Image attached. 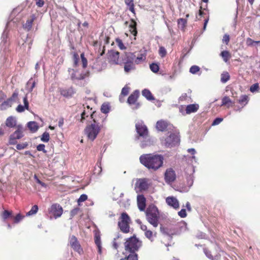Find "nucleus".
Returning a JSON list of instances; mask_svg holds the SVG:
<instances>
[{"label":"nucleus","instance_id":"1","mask_svg":"<svg viewBox=\"0 0 260 260\" xmlns=\"http://www.w3.org/2000/svg\"><path fill=\"white\" fill-rule=\"evenodd\" d=\"M139 159L148 170L156 171L162 167L164 157L161 154L148 153L141 155Z\"/></svg>","mask_w":260,"mask_h":260},{"label":"nucleus","instance_id":"2","mask_svg":"<svg viewBox=\"0 0 260 260\" xmlns=\"http://www.w3.org/2000/svg\"><path fill=\"white\" fill-rule=\"evenodd\" d=\"M180 141L179 133L174 129V127L160 138L161 144L167 148L177 146L179 145Z\"/></svg>","mask_w":260,"mask_h":260},{"label":"nucleus","instance_id":"3","mask_svg":"<svg viewBox=\"0 0 260 260\" xmlns=\"http://www.w3.org/2000/svg\"><path fill=\"white\" fill-rule=\"evenodd\" d=\"M74 60V69H69L68 72L70 75L71 79L74 82H77L79 80H83L85 78L86 74L80 72L76 69L80 62L79 55L74 54L73 55Z\"/></svg>","mask_w":260,"mask_h":260},{"label":"nucleus","instance_id":"4","mask_svg":"<svg viewBox=\"0 0 260 260\" xmlns=\"http://www.w3.org/2000/svg\"><path fill=\"white\" fill-rule=\"evenodd\" d=\"M146 219L149 223L156 228L158 225L159 214L157 208L154 205L149 206L145 212Z\"/></svg>","mask_w":260,"mask_h":260},{"label":"nucleus","instance_id":"5","mask_svg":"<svg viewBox=\"0 0 260 260\" xmlns=\"http://www.w3.org/2000/svg\"><path fill=\"white\" fill-rule=\"evenodd\" d=\"M142 246V242L135 236H132L126 239L124 243V249L126 252L136 253Z\"/></svg>","mask_w":260,"mask_h":260},{"label":"nucleus","instance_id":"6","mask_svg":"<svg viewBox=\"0 0 260 260\" xmlns=\"http://www.w3.org/2000/svg\"><path fill=\"white\" fill-rule=\"evenodd\" d=\"M94 123L86 126L84 129L85 134L87 136L88 139L93 141L97 137L101 130V127L99 124H96V122L93 120Z\"/></svg>","mask_w":260,"mask_h":260},{"label":"nucleus","instance_id":"7","mask_svg":"<svg viewBox=\"0 0 260 260\" xmlns=\"http://www.w3.org/2000/svg\"><path fill=\"white\" fill-rule=\"evenodd\" d=\"M131 219L128 214L125 212L121 214L120 220L118 222V225L120 230L124 233H128L129 232V224Z\"/></svg>","mask_w":260,"mask_h":260},{"label":"nucleus","instance_id":"8","mask_svg":"<svg viewBox=\"0 0 260 260\" xmlns=\"http://www.w3.org/2000/svg\"><path fill=\"white\" fill-rule=\"evenodd\" d=\"M17 130L15 131L9 137V143L11 145L15 144L17 143V140L20 139L24 136V128L21 125L17 126Z\"/></svg>","mask_w":260,"mask_h":260},{"label":"nucleus","instance_id":"9","mask_svg":"<svg viewBox=\"0 0 260 260\" xmlns=\"http://www.w3.org/2000/svg\"><path fill=\"white\" fill-rule=\"evenodd\" d=\"M150 180L147 178H140L137 180L135 188L137 189V192L145 191L148 189L150 186Z\"/></svg>","mask_w":260,"mask_h":260},{"label":"nucleus","instance_id":"10","mask_svg":"<svg viewBox=\"0 0 260 260\" xmlns=\"http://www.w3.org/2000/svg\"><path fill=\"white\" fill-rule=\"evenodd\" d=\"M69 242L71 247L73 250L79 254H81L83 253V249L81 248L80 243L77 238L74 235L69 237Z\"/></svg>","mask_w":260,"mask_h":260},{"label":"nucleus","instance_id":"11","mask_svg":"<svg viewBox=\"0 0 260 260\" xmlns=\"http://www.w3.org/2000/svg\"><path fill=\"white\" fill-rule=\"evenodd\" d=\"M136 128L139 135L138 138L144 137L148 134L147 127L142 121L138 122L136 124Z\"/></svg>","mask_w":260,"mask_h":260},{"label":"nucleus","instance_id":"12","mask_svg":"<svg viewBox=\"0 0 260 260\" xmlns=\"http://www.w3.org/2000/svg\"><path fill=\"white\" fill-rule=\"evenodd\" d=\"M49 211L50 213L53 215L55 218L60 217L63 212L62 207L57 204H53Z\"/></svg>","mask_w":260,"mask_h":260},{"label":"nucleus","instance_id":"13","mask_svg":"<svg viewBox=\"0 0 260 260\" xmlns=\"http://www.w3.org/2000/svg\"><path fill=\"white\" fill-rule=\"evenodd\" d=\"M176 179V174L175 171L171 168L166 170L165 173V180L166 182L170 184Z\"/></svg>","mask_w":260,"mask_h":260},{"label":"nucleus","instance_id":"14","mask_svg":"<svg viewBox=\"0 0 260 260\" xmlns=\"http://www.w3.org/2000/svg\"><path fill=\"white\" fill-rule=\"evenodd\" d=\"M156 128L158 131L162 132L166 129H167L168 131H169L173 128L174 127L170 124H168L166 121L161 120L156 122Z\"/></svg>","mask_w":260,"mask_h":260},{"label":"nucleus","instance_id":"15","mask_svg":"<svg viewBox=\"0 0 260 260\" xmlns=\"http://www.w3.org/2000/svg\"><path fill=\"white\" fill-rule=\"evenodd\" d=\"M109 61L114 64H117L118 62L119 53L114 50H110L108 53Z\"/></svg>","mask_w":260,"mask_h":260},{"label":"nucleus","instance_id":"16","mask_svg":"<svg viewBox=\"0 0 260 260\" xmlns=\"http://www.w3.org/2000/svg\"><path fill=\"white\" fill-rule=\"evenodd\" d=\"M166 203L167 204L173 207V208L177 209L179 207V203L178 200L174 197H168L166 199Z\"/></svg>","mask_w":260,"mask_h":260},{"label":"nucleus","instance_id":"17","mask_svg":"<svg viewBox=\"0 0 260 260\" xmlns=\"http://www.w3.org/2000/svg\"><path fill=\"white\" fill-rule=\"evenodd\" d=\"M141 141L140 146L144 148L150 146L153 144V142L151 140L148 134L144 137L138 138Z\"/></svg>","mask_w":260,"mask_h":260},{"label":"nucleus","instance_id":"18","mask_svg":"<svg viewBox=\"0 0 260 260\" xmlns=\"http://www.w3.org/2000/svg\"><path fill=\"white\" fill-rule=\"evenodd\" d=\"M137 205L141 211L145 210L146 208V199L143 195H138L137 198Z\"/></svg>","mask_w":260,"mask_h":260},{"label":"nucleus","instance_id":"19","mask_svg":"<svg viewBox=\"0 0 260 260\" xmlns=\"http://www.w3.org/2000/svg\"><path fill=\"white\" fill-rule=\"evenodd\" d=\"M187 186H182L179 188V191L181 192H187L190 189L191 186L193 183V178L192 176H189L187 178Z\"/></svg>","mask_w":260,"mask_h":260},{"label":"nucleus","instance_id":"20","mask_svg":"<svg viewBox=\"0 0 260 260\" xmlns=\"http://www.w3.org/2000/svg\"><path fill=\"white\" fill-rule=\"evenodd\" d=\"M23 101L24 106H23L20 104L16 108V110L19 113L23 112L25 109L28 110L29 109V103L27 101V94L23 98Z\"/></svg>","mask_w":260,"mask_h":260},{"label":"nucleus","instance_id":"21","mask_svg":"<svg viewBox=\"0 0 260 260\" xmlns=\"http://www.w3.org/2000/svg\"><path fill=\"white\" fill-rule=\"evenodd\" d=\"M36 19V15L35 14H32L30 18L27 20L26 23L23 24V28L27 31L30 30L32 27V23Z\"/></svg>","mask_w":260,"mask_h":260},{"label":"nucleus","instance_id":"22","mask_svg":"<svg viewBox=\"0 0 260 260\" xmlns=\"http://www.w3.org/2000/svg\"><path fill=\"white\" fill-rule=\"evenodd\" d=\"M136 55L135 53L131 52H126L125 53L124 56L123 58L124 63H134Z\"/></svg>","mask_w":260,"mask_h":260},{"label":"nucleus","instance_id":"23","mask_svg":"<svg viewBox=\"0 0 260 260\" xmlns=\"http://www.w3.org/2000/svg\"><path fill=\"white\" fill-rule=\"evenodd\" d=\"M139 95V91L138 90H135L128 97L127 99V103L129 105L134 104Z\"/></svg>","mask_w":260,"mask_h":260},{"label":"nucleus","instance_id":"24","mask_svg":"<svg viewBox=\"0 0 260 260\" xmlns=\"http://www.w3.org/2000/svg\"><path fill=\"white\" fill-rule=\"evenodd\" d=\"M199 106L198 104H190L186 107V114H189L191 113H194L199 109Z\"/></svg>","mask_w":260,"mask_h":260},{"label":"nucleus","instance_id":"25","mask_svg":"<svg viewBox=\"0 0 260 260\" xmlns=\"http://www.w3.org/2000/svg\"><path fill=\"white\" fill-rule=\"evenodd\" d=\"M16 119L13 116L8 117L6 121V125L9 127H14L16 125Z\"/></svg>","mask_w":260,"mask_h":260},{"label":"nucleus","instance_id":"26","mask_svg":"<svg viewBox=\"0 0 260 260\" xmlns=\"http://www.w3.org/2000/svg\"><path fill=\"white\" fill-rule=\"evenodd\" d=\"M36 82L35 80L32 78H30L28 81L26 85V89L28 92H31L32 91L34 88L36 86Z\"/></svg>","mask_w":260,"mask_h":260},{"label":"nucleus","instance_id":"27","mask_svg":"<svg viewBox=\"0 0 260 260\" xmlns=\"http://www.w3.org/2000/svg\"><path fill=\"white\" fill-rule=\"evenodd\" d=\"M74 92V89L72 88L62 89L60 91L61 94L64 97L72 96Z\"/></svg>","mask_w":260,"mask_h":260},{"label":"nucleus","instance_id":"28","mask_svg":"<svg viewBox=\"0 0 260 260\" xmlns=\"http://www.w3.org/2000/svg\"><path fill=\"white\" fill-rule=\"evenodd\" d=\"M137 23L133 20H132L129 25V31L135 37L137 35V30L136 28Z\"/></svg>","mask_w":260,"mask_h":260},{"label":"nucleus","instance_id":"29","mask_svg":"<svg viewBox=\"0 0 260 260\" xmlns=\"http://www.w3.org/2000/svg\"><path fill=\"white\" fill-rule=\"evenodd\" d=\"M27 125L29 130L33 133L37 132L39 128L38 123L35 121H29Z\"/></svg>","mask_w":260,"mask_h":260},{"label":"nucleus","instance_id":"30","mask_svg":"<svg viewBox=\"0 0 260 260\" xmlns=\"http://www.w3.org/2000/svg\"><path fill=\"white\" fill-rule=\"evenodd\" d=\"M13 103L12 102L11 99H8L7 100L4 101L1 105H0V110H5L8 109L9 107L12 106Z\"/></svg>","mask_w":260,"mask_h":260},{"label":"nucleus","instance_id":"31","mask_svg":"<svg viewBox=\"0 0 260 260\" xmlns=\"http://www.w3.org/2000/svg\"><path fill=\"white\" fill-rule=\"evenodd\" d=\"M135 69V66L134 63H124V70L125 73H128Z\"/></svg>","mask_w":260,"mask_h":260},{"label":"nucleus","instance_id":"32","mask_svg":"<svg viewBox=\"0 0 260 260\" xmlns=\"http://www.w3.org/2000/svg\"><path fill=\"white\" fill-rule=\"evenodd\" d=\"M142 95L148 100L151 101L154 100V98L149 90L145 89L142 92Z\"/></svg>","mask_w":260,"mask_h":260},{"label":"nucleus","instance_id":"33","mask_svg":"<svg viewBox=\"0 0 260 260\" xmlns=\"http://www.w3.org/2000/svg\"><path fill=\"white\" fill-rule=\"evenodd\" d=\"M230 78V75L228 72H224L221 74L220 81L222 83H225L229 80Z\"/></svg>","mask_w":260,"mask_h":260},{"label":"nucleus","instance_id":"34","mask_svg":"<svg viewBox=\"0 0 260 260\" xmlns=\"http://www.w3.org/2000/svg\"><path fill=\"white\" fill-rule=\"evenodd\" d=\"M177 22H178V27L180 29L183 30V29H184V28H185V27L186 25L187 20L186 19H184V18H180V19H178Z\"/></svg>","mask_w":260,"mask_h":260},{"label":"nucleus","instance_id":"35","mask_svg":"<svg viewBox=\"0 0 260 260\" xmlns=\"http://www.w3.org/2000/svg\"><path fill=\"white\" fill-rule=\"evenodd\" d=\"M110 105L108 103H104L101 108V111L103 113L107 114L110 111Z\"/></svg>","mask_w":260,"mask_h":260},{"label":"nucleus","instance_id":"36","mask_svg":"<svg viewBox=\"0 0 260 260\" xmlns=\"http://www.w3.org/2000/svg\"><path fill=\"white\" fill-rule=\"evenodd\" d=\"M146 59V56L145 55L143 54H141L139 56H137V57H135L134 62L136 64H139L141 62L144 61Z\"/></svg>","mask_w":260,"mask_h":260},{"label":"nucleus","instance_id":"37","mask_svg":"<svg viewBox=\"0 0 260 260\" xmlns=\"http://www.w3.org/2000/svg\"><path fill=\"white\" fill-rule=\"evenodd\" d=\"M220 55L225 62H227L231 57L230 54L228 51H222Z\"/></svg>","mask_w":260,"mask_h":260},{"label":"nucleus","instance_id":"38","mask_svg":"<svg viewBox=\"0 0 260 260\" xmlns=\"http://www.w3.org/2000/svg\"><path fill=\"white\" fill-rule=\"evenodd\" d=\"M38 211V207L37 205H34L31 207L30 210L26 213L27 216L32 215L36 214Z\"/></svg>","mask_w":260,"mask_h":260},{"label":"nucleus","instance_id":"39","mask_svg":"<svg viewBox=\"0 0 260 260\" xmlns=\"http://www.w3.org/2000/svg\"><path fill=\"white\" fill-rule=\"evenodd\" d=\"M50 139V135L48 132H44L41 138V140L42 141L44 142H48Z\"/></svg>","mask_w":260,"mask_h":260},{"label":"nucleus","instance_id":"40","mask_svg":"<svg viewBox=\"0 0 260 260\" xmlns=\"http://www.w3.org/2000/svg\"><path fill=\"white\" fill-rule=\"evenodd\" d=\"M150 69L153 73H157L159 71V66L156 63H152L150 64Z\"/></svg>","mask_w":260,"mask_h":260},{"label":"nucleus","instance_id":"41","mask_svg":"<svg viewBox=\"0 0 260 260\" xmlns=\"http://www.w3.org/2000/svg\"><path fill=\"white\" fill-rule=\"evenodd\" d=\"M200 68L199 66L194 65L190 67L189 72L192 74H195L200 71Z\"/></svg>","mask_w":260,"mask_h":260},{"label":"nucleus","instance_id":"42","mask_svg":"<svg viewBox=\"0 0 260 260\" xmlns=\"http://www.w3.org/2000/svg\"><path fill=\"white\" fill-rule=\"evenodd\" d=\"M81 63L82 66L83 68H85L87 66V60L86 58L84 57V53H82L81 54Z\"/></svg>","mask_w":260,"mask_h":260},{"label":"nucleus","instance_id":"43","mask_svg":"<svg viewBox=\"0 0 260 260\" xmlns=\"http://www.w3.org/2000/svg\"><path fill=\"white\" fill-rule=\"evenodd\" d=\"M12 215V212L8 210H5L2 214V218L5 220Z\"/></svg>","mask_w":260,"mask_h":260},{"label":"nucleus","instance_id":"44","mask_svg":"<svg viewBox=\"0 0 260 260\" xmlns=\"http://www.w3.org/2000/svg\"><path fill=\"white\" fill-rule=\"evenodd\" d=\"M153 232L152 231H150V230H147L145 232V236L148 238L150 240H151V241H153Z\"/></svg>","mask_w":260,"mask_h":260},{"label":"nucleus","instance_id":"45","mask_svg":"<svg viewBox=\"0 0 260 260\" xmlns=\"http://www.w3.org/2000/svg\"><path fill=\"white\" fill-rule=\"evenodd\" d=\"M232 101L228 96H224L222 99L221 106L226 105L229 103H231Z\"/></svg>","mask_w":260,"mask_h":260},{"label":"nucleus","instance_id":"46","mask_svg":"<svg viewBox=\"0 0 260 260\" xmlns=\"http://www.w3.org/2000/svg\"><path fill=\"white\" fill-rule=\"evenodd\" d=\"M126 258V260H138V255L136 253H130Z\"/></svg>","mask_w":260,"mask_h":260},{"label":"nucleus","instance_id":"47","mask_svg":"<svg viewBox=\"0 0 260 260\" xmlns=\"http://www.w3.org/2000/svg\"><path fill=\"white\" fill-rule=\"evenodd\" d=\"M116 42L118 46V47L121 50H124L125 49V47L124 46V44L122 43V41L120 39H116Z\"/></svg>","mask_w":260,"mask_h":260},{"label":"nucleus","instance_id":"48","mask_svg":"<svg viewBox=\"0 0 260 260\" xmlns=\"http://www.w3.org/2000/svg\"><path fill=\"white\" fill-rule=\"evenodd\" d=\"M95 243L97 246H99L101 244V238L99 234L95 233L94 236Z\"/></svg>","mask_w":260,"mask_h":260},{"label":"nucleus","instance_id":"49","mask_svg":"<svg viewBox=\"0 0 260 260\" xmlns=\"http://www.w3.org/2000/svg\"><path fill=\"white\" fill-rule=\"evenodd\" d=\"M248 102V96L246 95H242L240 97V99L239 100V103L241 104H243V103L247 104Z\"/></svg>","mask_w":260,"mask_h":260},{"label":"nucleus","instance_id":"50","mask_svg":"<svg viewBox=\"0 0 260 260\" xmlns=\"http://www.w3.org/2000/svg\"><path fill=\"white\" fill-rule=\"evenodd\" d=\"M136 222L140 225L141 229L145 232L147 230V228L146 225L142 224L141 221L140 219H137Z\"/></svg>","mask_w":260,"mask_h":260},{"label":"nucleus","instance_id":"51","mask_svg":"<svg viewBox=\"0 0 260 260\" xmlns=\"http://www.w3.org/2000/svg\"><path fill=\"white\" fill-rule=\"evenodd\" d=\"M28 146V143L27 142H24L21 144H18L16 145V148L18 150H22L27 147Z\"/></svg>","mask_w":260,"mask_h":260},{"label":"nucleus","instance_id":"52","mask_svg":"<svg viewBox=\"0 0 260 260\" xmlns=\"http://www.w3.org/2000/svg\"><path fill=\"white\" fill-rule=\"evenodd\" d=\"M45 146L44 144H40L37 147V149L39 151H43L44 153H46V150L45 149Z\"/></svg>","mask_w":260,"mask_h":260},{"label":"nucleus","instance_id":"53","mask_svg":"<svg viewBox=\"0 0 260 260\" xmlns=\"http://www.w3.org/2000/svg\"><path fill=\"white\" fill-rule=\"evenodd\" d=\"M24 217L23 216H22L20 214H18L15 217H14V223H17L19 222Z\"/></svg>","mask_w":260,"mask_h":260},{"label":"nucleus","instance_id":"54","mask_svg":"<svg viewBox=\"0 0 260 260\" xmlns=\"http://www.w3.org/2000/svg\"><path fill=\"white\" fill-rule=\"evenodd\" d=\"M87 199V195H86L85 194H83L81 195L80 198L78 200V203L79 205H80V202H83L86 201Z\"/></svg>","mask_w":260,"mask_h":260},{"label":"nucleus","instance_id":"55","mask_svg":"<svg viewBox=\"0 0 260 260\" xmlns=\"http://www.w3.org/2000/svg\"><path fill=\"white\" fill-rule=\"evenodd\" d=\"M159 55L161 57H164L166 55V53H167L165 48L163 47H159Z\"/></svg>","mask_w":260,"mask_h":260},{"label":"nucleus","instance_id":"56","mask_svg":"<svg viewBox=\"0 0 260 260\" xmlns=\"http://www.w3.org/2000/svg\"><path fill=\"white\" fill-rule=\"evenodd\" d=\"M259 88V85L258 83H255L253 84L250 88V90L252 92H254L255 91L257 90Z\"/></svg>","mask_w":260,"mask_h":260},{"label":"nucleus","instance_id":"57","mask_svg":"<svg viewBox=\"0 0 260 260\" xmlns=\"http://www.w3.org/2000/svg\"><path fill=\"white\" fill-rule=\"evenodd\" d=\"M129 92V87L127 86L124 87L121 90V94L124 96H126L128 94Z\"/></svg>","mask_w":260,"mask_h":260},{"label":"nucleus","instance_id":"58","mask_svg":"<svg viewBox=\"0 0 260 260\" xmlns=\"http://www.w3.org/2000/svg\"><path fill=\"white\" fill-rule=\"evenodd\" d=\"M178 215L179 216H180L181 218H184L186 216V210L184 209H181L179 212Z\"/></svg>","mask_w":260,"mask_h":260},{"label":"nucleus","instance_id":"59","mask_svg":"<svg viewBox=\"0 0 260 260\" xmlns=\"http://www.w3.org/2000/svg\"><path fill=\"white\" fill-rule=\"evenodd\" d=\"M223 119L221 118H215L212 122V125H216L219 124L221 121H222Z\"/></svg>","mask_w":260,"mask_h":260},{"label":"nucleus","instance_id":"60","mask_svg":"<svg viewBox=\"0 0 260 260\" xmlns=\"http://www.w3.org/2000/svg\"><path fill=\"white\" fill-rule=\"evenodd\" d=\"M79 211V209L78 208H76L71 210L70 212L71 217H73L75 215H76Z\"/></svg>","mask_w":260,"mask_h":260},{"label":"nucleus","instance_id":"61","mask_svg":"<svg viewBox=\"0 0 260 260\" xmlns=\"http://www.w3.org/2000/svg\"><path fill=\"white\" fill-rule=\"evenodd\" d=\"M204 253L205 254H206V255L210 259H211L212 260H213V256L212 255H211V252L210 251H209L208 249H204Z\"/></svg>","mask_w":260,"mask_h":260},{"label":"nucleus","instance_id":"62","mask_svg":"<svg viewBox=\"0 0 260 260\" xmlns=\"http://www.w3.org/2000/svg\"><path fill=\"white\" fill-rule=\"evenodd\" d=\"M222 41L228 44L230 41V36L227 34H225L223 37Z\"/></svg>","mask_w":260,"mask_h":260},{"label":"nucleus","instance_id":"63","mask_svg":"<svg viewBox=\"0 0 260 260\" xmlns=\"http://www.w3.org/2000/svg\"><path fill=\"white\" fill-rule=\"evenodd\" d=\"M18 95V93L17 92H14L12 96L9 98V99H11L12 100V102L13 103L15 101V99L17 98Z\"/></svg>","mask_w":260,"mask_h":260},{"label":"nucleus","instance_id":"64","mask_svg":"<svg viewBox=\"0 0 260 260\" xmlns=\"http://www.w3.org/2000/svg\"><path fill=\"white\" fill-rule=\"evenodd\" d=\"M246 43L247 45L252 46L254 45V41L252 40L251 38H248L247 39Z\"/></svg>","mask_w":260,"mask_h":260}]
</instances>
